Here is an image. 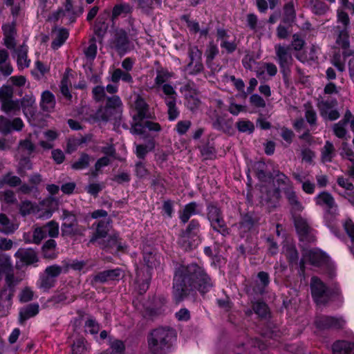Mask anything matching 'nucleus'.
<instances>
[{
    "label": "nucleus",
    "instance_id": "1",
    "mask_svg": "<svg viewBox=\"0 0 354 354\" xmlns=\"http://www.w3.org/2000/svg\"><path fill=\"white\" fill-rule=\"evenodd\" d=\"M213 286L204 269L196 264L182 266L177 270L173 284V294L176 301H180L190 291L197 288L201 293L208 292Z\"/></svg>",
    "mask_w": 354,
    "mask_h": 354
},
{
    "label": "nucleus",
    "instance_id": "2",
    "mask_svg": "<svg viewBox=\"0 0 354 354\" xmlns=\"http://www.w3.org/2000/svg\"><path fill=\"white\" fill-rule=\"evenodd\" d=\"M174 332L164 328L153 330L148 337L149 349L154 354H160L167 348Z\"/></svg>",
    "mask_w": 354,
    "mask_h": 354
},
{
    "label": "nucleus",
    "instance_id": "3",
    "mask_svg": "<svg viewBox=\"0 0 354 354\" xmlns=\"http://www.w3.org/2000/svg\"><path fill=\"white\" fill-rule=\"evenodd\" d=\"M310 288L312 296L317 304H324L329 301L330 294L325 284L318 277H312Z\"/></svg>",
    "mask_w": 354,
    "mask_h": 354
},
{
    "label": "nucleus",
    "instance_id": "4",
    "mask_svg": "<svg viewBox=\"0 0 354 354\" xmlns=\"http://www.w3.org/2000/svg\"><path fill=\"white\" fill-rule=\"evenodd\" d=\"M199 232V223L196 221H192L189 224L186 231L183 234L180 243L187 250L190 248L193 245V243L189 241V239H193L194 242L198 237V233Z\"/></svg>",
    "mask_w": 354,
    "mask_h": 354
},
{
    "label": "nucleus",
    "instance_id": "5",
    "mask_svg": "<svg viewBox=\"0 0 354 354\" xmlns=\"http://www.w3.org/2000/svg\"><path fill=\"white\" fill-rule=\"evenodd\" d=\"M274 50L277 59L280 67L283 70L289 68L293 61L289 47L277 44L274 46Z\"/></svg>",
    "mask_w": 354,
    "mask_h": 354
},
{
    "label": "nucleus",
    "instance_id": "6",
    "mask_svg": "<svg viewBox=\"0 0 354 354\" xmlns=\"http://www.w3.org/2000/svg\"><path fill=\"white\" fill-rule=\"evenodd\" d=\"M12 88L9 86H3L0 88V100L2 103V109L4 111L8 112L15 109L17 104L11 100Z\"/></svg>",
    "mask_w": 354,
    "mask_h": 354
},
{
    "label": "nucleus",
    "instance_id": "7",
    "mask_svg": "<svg viewBox=\"0 0 354 354\" xmlns=\"http://www.w3.org/2000/svg\"><path fill=\"white\" fill-rule=\"evenodd\" d=\"M111 229L110 219L100 221L96 227L95 232L91 236L89 243L99 245V242H102L106 237Z\"/></svg>",
    "mask_w": 354,
    "mask_h": 354
},
{
    "label": "nucleus",
    "instance_id": "8",
    "mask_svg": "<svg viewBox=\"0 0 354 354\" xmlns=\"http://www.w3.org/2000/svg\"><path fill=\"white\" fill-rule=\"evenodd\" d=\"M24 127L23 121L19 118H15L12 120L0 116V132L4 134L10 133L12 131H20Z\"/></svg>",
    "mask_w": 354,
    "mask_h": 354
},
{
    "label": "nucleus",
    "instance_id": "9",
    "mask_svg": "<svg viewBox=\"0 0 354 354\" xmlns=\"http://www.w3.org/2000/svg\"><path fill=\"white\" fill-rule=\"evenodd\" d=\"M337 104L336 101H322L319 104L320 115L324 119L335 120L339 117V112L333 107Z\"/></svg>",
    "mask_w": 354,
    "mask_h": 354
},
{
    "label": "nucleus",
    "instance_id": "10",
    "mask_svg": "<svg viewBox=\"0 0 354 354\" xmlns=\"http://www.w3.org/2000/svg\"><path fill=\"white\" fill-rule=\"evenodd\" d=\"M13 290L3 288L0 292V316L3 317L8 313L12 305Z\"/></svg>",
    "mask_w": 354,
    "mask_h": 354
},
{
    "label": "nucleus",
    "instance_id": "11",
    "mask_svg": "<svg viewBox=\"0 0 354 354\" xmlns=\"http://www.w3.org/2000/svg\"><path fill=\"white\" fill-rule=\"evenodd\" d=\"M4 35V44L8 49H14L16 46V30L13 23L6 24L2 27Z\"/></svg>",
    "mask_w": 354,
    "mask_h": 354
},
{
    "label": "nucleus",
    "instance_id": "12",
    "mask_svg": "<svg viewBox=\"0 0 354 354\" xmlns=\"http://www.w3.org/2000/svg\"><path fill=\"white\" fill-rule=\"evenodd\" d=\"M315 203L317 205L325 207L328 209H335L337 211V205L333 196L326 192H322L317 194L315 198Z\"/></svg>",
    "mask_w": 354,
    "mask_h": 354
},
{
    "label": "nucleus",
    "instance_id": "13",
    "mask_svg": "<svg viewBox=\"0 0 354 354\" xmlns=\"http://www.w3.org/2000/svg\"><path fill=\"white\" fill-rule=\"evenodd\" d=\"M15 256L20 260L21 265H30L38 261L35 252L32 249L20 248Z\"/></svg>",
    "mask_w": 354,
    "mask_h": 354
},
{
    "label": "nucleus",
    "instance_id": "14",
    "mask_svg": "<svg viewBox=\"0 0 354 354\" xmlns=\"http://www.w3.org/2000/svg\"><path fill=\"white\" fill-rule=\"evenodd\" d=\"M27 51V47L24 45H21L15 49L13 57L16 58L18 67L20 69L29 66L30 60L28 59Z\"/></svg>",
    "mask_w": 354,
    "mask_h": 354
},
{
    "label": "nucleus",
    "instance_id": "15",
    "mask_svg": "<svg viewBox=\"0 0 354 354\" xmlns=\"http://www.w3.org/2000/svg\"><path fill=\"white\" fill-rule=\"evenodd\" d=\"M304 258L308 260L311 264L319 266L326 261L327 257L322 251L319 250H310L306 251Z\"/></svg>",
    "mask_w": 354,
    "mask_h": 354
},
{
    "label": "nucleus",
    "instance_id": "16",
    "mask_svg": "<svg viewBox=\"0 0 354 354\" xmlns=\"http://www.w3.org/2000/svg\"><path fill=\"white\" fill-rule=\"evenodd\" d=\"M333 354H354V343L337 341L333 345Z\"/></svg>",
    "mask_w": 354,
    "mask_h": 354
},
{
    "label": "nucleus",
    "instance_id": "17",
    "mask_svg": "<svg viewBox=\"0 0 354 354\" xmlns=\"http://www.w3.org/2000/svg\"><path fill=\"white\" fill-rule=\"evenodd\" d=\"M135 109L136 113L133 114V120H142V119L146 115L147 111V104L145 101L140 97V96H137L136 100L134 103Z\"/></svg>",
    "mask_w": 354,
    "mask_h": 354
},
{
    "label": "nucleus",
    "instance_id": "18",
    "mask_svg": "<svg viewBox=\"0 0 354 354\" xmlns=\"http://www.w3.org/2000/svg\"><path fill=\"white\" fill-rule=\"evenodd\" d=\"M39 313V306L37 304H30L20 310L19 321L21 323L26 319L35 316Z\"/></svg>",
    "mask_w": 354,
    "mask_h": 354
},
{
    "label": "nucleus",
    "instance_id": "19",
    "mask_svg": "<svg viewBox=\"0 0 354 354\" xmlns=\"http://www.w3.org/2000/svg\"><path fill=\"white\" fill-rule=\"evenodd\" d=\"M319 327H342L344 324V321L341 318H335L332 317H323L319 321L317 322Z\"/></svg>",
    "mask_w": 354,
    "mask_h": 354
},
{
    "label": "nucleus",
    "instance_id": "20",
    "mask_svg": "<svg viewBox=\"0 0 354 354\" xmlns=\"http://www.w3.org/2000/svg\"><path fill=\"white\" fill-rule=\"evenodd\" d=\"M1 231L5 234L13 233L17 228L18 225L12 223L8 216L3 214H0Z\"/></svg>",
    "mask_w": 354,
    "mask_h": 354
},
{
    "label": "nucleus",
    "instance_id": "21",
    "mask_svg": "<svg viewBox=\"0 0 354 354\" xmlns=\"http://www.w3.org/2000/svg\"><path fill=\"white\" fill-rule=\"evenodd\" d=\"M335 155V151L333 143L329 141H326L321 151V158L322 162H331Z\"/></svg>",
    "mask_w": 354,
    "mask_h": 354
},
{
    "label": "nucleus",
    "instance_id": "22",
    "mask_svg": "<svg viewBox=\"0 0 354 354\" xmlns=\"http://www.w3.org/2000/svg\"><path fill=\"white\" fill-rule=\"evenodd\" d=\"M8 59V53L4 49L0 50V71L4 75H9L12 73V67L11 65L6 62Z\"/></svg>",
    "mask_w": 354,
    "mask_h": 354
},
{
    "label": "nucleus",
    "instance_id": "23",
    "mask_svg": "<svg viewBox=\"0 0 354 354\" xmlns=\"http://www.w3.org/2000/svg\"><path fill=\"white\" fill-rule=\"evenodd\" d=\"M55 101L53 95L49 91H44L41 95V106L46 111L53 110Z\"/></svg>",
    "mask_w": 354,
    "mask_h": 354
},
{
    "label": "nucleus",
    "instance_id": "24",
    "mask_svg": "<svg viewBox=\"0 0 354 354\" xmlns=\"http://www.w3.org/2000/svg\"><path fill=\"white\" fill-rule=\"evenodd\" d=\"M319 50V47L316 45H312L309 50L308 55L305 53H299L296 55V57L301 62H307L308 61H314L317 59V53Z\"/></svg>",
    "mask_w": 354,
    "mask_h": 354
},
{
    "label": "nucleus",
    "instance_id": "25",
    "mask_svg": "<svg viewBox=\"0 0 354 354\" xmlns=\"http://www.w3.org/2000/svg\"><path fill=\"white\" fill-rule=\"evenodd\" d=\"M44 134L46 140L40 141L39 145L45 149H52L53 147V142L57 138V132L53 130H48L45 131Z\"/></svg>",
    "mask_w": 354,
    "mask_h": 354
},
{
    "label": "nucleus",
    "instance_id": "26",
    "mask_svg": "<svg viewBox=\"0 0 354 354\" xmlns=\"http://www.w3.org/2000/svg\"><path fill=\"white\" fill-rule=\"evenodd\" d=\"M197 204L194 202L186 205L180 214V218L183 223L188 221L189 218L196 214Z\"/></svg>",
    "mask_w": 354,
    "mask_h": 354
},
{
    "label": "nucleus",
    "instance_id": "27",
    "mask_svg": "<svg viewBox=\"0 0 354 354\" xmlns=\"http://www.w3.org/2000/svg\"><path fill=\"white\" fill-rule=\"evenodd\" d=\"M111 80L115 83H118L120 80L129 83L133 82V77L129 73L124 72L120 68H117L113 71Z\"/></svg>",
    "mask_w": 354,
    "mask_h": 354
},
{
    "label": "nucleus",
    "instance_id": "28",
    "mask_svg": "<svg viewBox=\"0 0 354 354\" xmlns=\"http://www.w3.org/2000/svg\"><path fill=\"white\" fill-rule=\"evenodd\" d=\"M115 48L120 55H124L129 50V41L125 33L121 34L117 39Z\"/></svg>",
    "mask_w": 354,
    "mask_h": 354
},
{
    "label": "nucleus",
    "instance_id": "29",
    "mask_svg": "<svg viewBox=\"0 0 354 354\" xmlns=\"http://www.w3.org/2000/svg\"><path fill=\"white\" fill-rule=\"evenodd\" d=\"M56 243L54 240L50 239L47 241L42 247L43 254L45 258L53 259L55 257L56 254L55 249Z\"/></svg>",
    "mask_w": 354,
    "mask_h": 354
},
{
    "label": "nucleus",
    "instance_id": "30",
    "mask_svg": "<svg viewBox=\"0 0 354 354\" xmlns=\"http://www.w3.org/2000/svg\"><path fill=\"white\" fill-rule=\"evenodd\" d=\"M68 37V32L66 29H59L56 32V37L52 42V47L54 49L59 48Z\"/></svg>",
    "mask_w": 354,
    "mask_h": 354
},
{
    "label": "nucleus",
    "instance_id": "31",
    "mask_svg": "<svg viewBox=\"0 0 354 354\" xmlns=\"http://www.w3.org/2000/svg\"><path fill=\"white\" fill-rule=\"evenodd\" d=\"M286 195L290 204L292 205V208L295 210L301 211L303 209L304 207L298 201L295 192L292 190L291 187L287 189V191L286 192Z\"/></svg>",
    "mask_w": 354,
    "mask_h": 354
},
{
    "label": "nucleus",
    "instance_id": "32",
    "mask_svg": "<svg viewBox=\"0 0 354 354\" xmlns=\"http://www.w3.org/2000/svg\"><path fill=\"white\" fill-rule=\"evenodd\" d=\"M155 147L153 141L149 142L146 145H137L136 147V154L139 158H144L149 151H152Z\"/></svg>",
    "mask_w": 354,
    "mask_h": 354
},
{
    "label": "nucleus",
    "instance_id": "33",
    "mask_svg": "<svg viewBox=\"0 0 354 354\" xmlns=\"http://www.w3.org/2000/svg\"><path fill=\"white\" fill-rule=\"evenodd\" d=\"M43 228L46 232V236L48 235L50 237L55 238L59 234V225L53 221L48 222L43 226Z\"/></svg>",
    "mask_w": 354,
    "mask_h": 354
},
{
    "label": "nucleus",
    "instance_id": "34",
    "mask_svg": "<svg viewBox=\"0 0 354 354\" xmlns=\"http://www.w3.org/2000/svg\"><path fill=\"white\" fill-rule=\"evenodd\" d=\"M215 221L211 222V226L213 229L223 235H225L228 234V229L226 227L225 222L223 219L222 216H220L217 219H215Z\"/></svg>",
    "mask_w": 354,
    "mask_h": 354
},
{
    "label": "nucleus",
    "instance_id": "35",
    "mask_svg": "<svg viewBox=\"0 0 354 354\" xmlns=\"http://www.w3.org/2000/svg\"><path fill=\"white\" fill-rule=\"evenodd\" d=\"M20 213L23 216L35 212L37 209H40L39 206L33 205L28 201H23L20 205Z\"/></svg>",
    "mask_w": 354,
    "mask_h": 354
},
{
    "label": "nucleus",
    "instance_id": "36",
    "mask_svg": "<svg viewBox=\"0 0 354 354\" xmlns=\"http://www.w3.org/2000/svg\"><path fill=\"white\" fill-rule=\"evenodd\" d=\"M122 105L121 100L118 96H113L108 99L106 112H111V109H113L115 112H119V109Z\"/></svg>",
    "mask_w": 354,
    "mask_h": 354
},
{
    "label": "nucleus",
    "instance_id": "37",
    "mask_svg": "<svg viewBox=\"0 0 354 354\" xmlns=\"http://www.w3.org/2000/svg\"><path fill=\"white\" fill-rule=\"evenodd\" d=\"M62 232L66 235H75V234H82L84 232V230L79 229L75 224L73 223H64L62 225Z\"/></svg>",
    "mask_w": 354,
    "mask_h": 354
},
{
    "label": "nucleus",
    "instance_id": "38",
    "mask_svg": "<svg viewBox=\"0 0 354 354\" xmlns=\"http://www.w3.org/2000/svg\"><path fill=\"white\" fill-rule=\"evenodd\" d=\"M99 245L102 248H121L118 241V235L116 234L111 235L106 240H104L102 242H99Z\"/></svg>",
    "mask_w": 354,
    "mask_h": 354
},
{
    "label": "nucleus",
    "instance_id": "39",
    "mask_svg": "<svg viewBox=\"0 0 354 354\" xmlns=\"http://www.w3.org/2000/svg\"><path fill=\"white\" fill-rule=\"evenodd\" d=\"M90 162V158L87 154H82L80 158L72 165V168L76 170L87 167Z\"/></svg>",
    "mask_w": 354,
    "mask_h": 354
},
{
    "label": "nucleus",
    "instance_id": "40",
    "mask_svg": "<svg viewBox=\"0 0 354 354\" xmlns=\"http://www.w3.org/2000/svg\"><path fill=\"white\" fill-rule=\"evenodd\" d=\"M238 130L243 133H252L254 130V124L249 120H239L236 122Z\"/></svg>",
    "mask_w": 354,
    "mask_h": 354
},
{
    "label": "nucleus",
    "instance_id": "41",
    "mask_svg": "<svg viewBox=\"0 0 354 354\" xmlns=\"http://www.w3.org/2000/svg\"><path fill=\"white\" fill-rule=\"evenodd\" d=\"M202 53L196 46H190L189 49V63L187 64L188 68H192L194 64V61L201 59Z\"/></svg>",
    "mask_w": 354,
    "mask_h": 354
},
{
    "label": "nucleus",
    "instance_id": "42",
    "mask_svg": "<svg viewBox=\"0 0 354 354\" xmlns=\"http://www.w3.org/2000/svg\"><path fill=\"white\" fill-rule=\"evenodd\" d=\"M166 104L168 107V114L169 119L170 120H174L177 118L178 116L179 112L176 107V100H166Z\"/></svg>",
    "mask_w": 354,
    "mask_h": 354
},
{
    "label": "nucleus",
    "instance_id": "43",
    "mask_svg": "<svg viewBox=\"0 0 354 354\" xmlns=\"http://www.w3.org/2000/svg\"><path fill=\"white\" fill-rule=\"evenodd\" d=\"M284 21L286 23H291L295 19V11L292 3H289L284 8Z\"/></svg>",
    "mask_w": 354,
    "mask_h": 354
},
{
    "label": "nucleus",
    "instance_id": "44",
    "mask_svg": "<svg viewBox=\"0 0 354 354\" xmlns=\"http://www.w3.org/2000/svg\"><path fill=\"white\" fill-rule=\"evenodd\" d=\"M346 125L347 124H345L342 121L335 124L333 127L334 134L339 138H344L347 133L346 129Z\"/></svg>",
    "mask_w": 354,
    "mask_h": 354
},
{
    "label": "nucleus",
    "instance_id": "45",
    "mask_svg": "<svg viewBox=\"0 0 354 354\" xmlns=\"http://www.w3.org/2000/svg\"><path fill=\"white\" fill-rule=\"evenodd\" d=\"M295 225L297 232L301 234H306L309 231V226L306 221L302 218H297L295 221Z\"/></svg>",
    "mask_w": 354,
    "mask_h": 354
},
{
    "label": "nucleus",
    "instance_id": "46",
    "mask_svg": "<svg viewBox=\"0 0 354 354\" xmlns=\"http://www.w3.org/2000/svg\"><path fill=\"white\" fill-rule=\"evenodd\" d=\"M336 43L344 49L349 47L348 34L346 30H343L339 32Z\"/></svg>",
    "mask_w": 354,
    "mask_h": 354
},
{
    "label": "nucleus",
    "instance_id": "47",
    "mask_svg": "<svg viewBox=\"0 0 354 354\" xmlns=\"http://www.w3.org/2000/svg\"><path fill=\"white\" fill-rule=\"evenodd\" d=\"M257 277L259 280V284L258 285L257 289H255V291L261 292L270 282L269 276L267 272H260Z\"/></svg>",
    "mask_w": 354,
    "mask_h": 354
},
{
    "label": "nucleus",
    "instance_id": "48",
    "mask_svg": "<svg viewBox=\"0 0 354 354\" xmlns=\"http://www.w3.org/2000/svg\"><path fill=\"white\" fill-rule=\"evenodd\" d=\"M55 279L46 274L40 277L39 287L44 290H47L54 286Z\"/></svg>",
    "mask_w": 354,
    "mask_h": 354
},
{
    "label": "nucleus",
    "instance_id": "49",
    "mask_svg": "<svg viewBox=\"0 0 354 354\" xmlns=\"http://www.w3.org/2000/svg\"><path fill=\"white\" fill-rule=\"evenodd\" d=\"M305 117L306 120L310 124H314L317 120V115L313 107L308 104H305Z\"/></svg>",
    "mask_w": 354,
    "mask_h": 354
},
{
    "label": "nucleus",
    "instance_id": "50",
    "mask_svg": "<svg viewBox=\"0 0 354 354\" xmlns=\"http://www.w3.org/2000/svg\"><path fill=\"white\" fill-rule=\"evenodd\" d=\"M344 227L352 243H354V222L351 219H347L344 224ZM351 252L354 254L353 248H351Z\"/></svg>",
    "mask_w": 354,
    "mask_h": 354
},
{
    "label": "nucleus",
    "instance_id": "51",
    "mask_svg": "<svg viewBox=\"0 0 354 354\" xmlns=\"http://www.w3.org/2000/svg\"><path fill=\"white\" fill-rule=\"evenodd\" d=\"M46 237V232L43 227H36L32 235V241L35 243L39 244Z\"/></svg>",
    "mask_w": 354,
    "mask_h": 354
},
{
    "label": "nucleus",
    "instance_id": "52",
    "mask_svg": "<svg viewBox=\"0 0 354 354\" xmlns=\"http://www.w3.org/2000/svg\"><path fill=\"white\" fill-rule=\"evenodd\" d=\"M100 330V326L96 322L89 319L85 324V331L91 334H97Z\"/></svg>",
    "mask_w": 354,
    "mask_h": 354
},
{
    "label": "nucleus",
    "instance_id": "53",
    "mask_svg": "<svg viewBox=\"0 0 354 354\" xmlns=\"http://www.w3.org/2000/svg\"><path fill=\"white\" fill-rule=\"evenodd\" d=\"M163 93L166 95L165 100H176V93L172 86L168 84H165L162 86Z\"/></svg>",
    "mask_w": 354,
    "mask_h": 354
},
{
    "label": "nucleus",
    "instance_id": "54",
    "mask_svg": "<svg viewBox=\"0 0 354 354\" xmlns=\"http://www.w3.org/2000/svg\"><path fill=\"white\" fill-rule=\"evenodd\" d=\"M19 150L25 151L28 154H30L35 150V145L29 138H27L19 142Z\"/></svg>",
    "mask_w": 354,
    "mask_h": 354
},
{
    "label": "nucleus",
    "instance_id": "55",
    "mask_svg": "<svg viewBox=\"0 0 354 354\" xmlns=\"http://www.w3.org/2000/svg\"><path fill=\"white\" fill-rule=\"evenodd\" d=\"M207 218L210 223L212 221H215V219H217V218L221 216L220 209L216 206L209 205L207 207Z\"/></svg>",
    "mask_w": 354,
    "mask_h": 354
},
{
    "label": "nucleus",
    "instance_id": "56",
    "mask_svg": "<svg viewBox=\"0 0 354 354\" xmlns=\"http://www.w3.org/2000/svg\"><path fill=\"white\" fill-rule=\"evenodd\" d=\"M141 121L138 120H134V124L131 128V132L133 134H142L145 133V129H146L145 122L142 124Z\"/></svg>",
    "mask_w": 354,
    "mask_h": 354
},
{
    "label": "nucleus",
    "instance_id": "57",
    "mask_svg": "<svg viewBox=\"0 0 354 354\" xmlns=\"http://www.w3.org/2000/svg\"><path fill=\"white\" fill-rule=\"evenodd\" d=\"M254 312L261 317L266 316L268 313V306L265 303L257 302L253 306Z\"/></svg>",
    "mask_w": 354,
    "mask_h": 354
},
{
    "label": "nucleus",
    "instance_id": "58",
    "mask_svg": "<svg viewBox=\"0 0 354 354\" xmlns=\"http://www.w3.org/2000/svg\"><path fill=\"white\" fill-rule=\"evenodd\" d=\"M305 41L298 35L295 34L292 36V46L296 51L301 50L304 46Z\"/></svg>",
    "mask_w": 354,
    "mask_h": 354
},
{
    "label": "nucleus",
    "instance_id": "59",
    "mask_svg": "<svg viewBox=\"0 0 354 354\" xmlns=\"http://www.w3.org/2000/svg\"><path fill=\"white\" fill-rule=\"evenodd\" d=\"M103 185L100 183H91L86 187V192L92 196H96L98 193L102 189Z\"/></svg>",
    "mask_w": 354,
    "mask_h": 354
},
{
    "label": "nucleus",
    "instance_id": "60",
    "mask_svg": "<svg viewBox=\"0 0 354 354\" xmlns=\"http://www.w3.org/2000/svg\"><path fill=\"white\" fill-rule=\"evenodd\" d=\"M0 199L6 203H12L16 201L14 193L10 190L0 192Z\"/></svg>",
    "mask_w": 354,
    "mask_h": 354
},
{
    "label": "nucleus",
    "instance_id": "61",
    "mask_svg": "<svg viewBox=\"0 0 354 354\" xmlns=\"http://www.w3.org/2000/svg\"><path fill=\"white\" fill-rule=\"evenodd\" d=\"M62 268L60 266L54 265L47 267L45 270V274L54 279L55 277L60 274Z\"/></svg>",
    "mask_w": 354,
    "mask_h": 354
},
{
    "label": "nucleus",
    "instance_id": "62",
    "mask_svg": "<svg viewBox=\"0 0 354 354\" xmlns=\"http://www.w3.org/2000/svg\"><path fill=\"white\" fill-rule=\"evenodd\" d=\"M250 102L257 107L263 108L266 106L265 100L259 95L253 94L250 97Z\"/></svg>",
    "mask_w": 354,
    "mask_h": 354
},
{
    "label": "nucleus",
    "instance_id": "63",
    "mask_svg": "<svg viewBox=\"0 0 354 354\" xmlns=\"http://www.w3.org/2000/svg\"><path fill=\"white\" fill-rule=\"evenodd\" d=\"M328 10V6L322 1H315L313 3V11L317 15H322Z\"/></svg>",
    "mask_w": 354,
    "mask_h": 354
},
{
    "label": "nucleus",
    "instance_id": "64",
    "mask_svg": "<svg viewBox=\"0 0 354 354\" xmlns=\"http://www.w3.org/2000/svg\"><path fill=\"white\" fill-rule=\"evenodd\" d=\"M191 126V122L189 120L180 121L176 124V131L179 134L185 133Z\"/></svg>",
    "mask_w": 354,
    "mask_h": 354
}]
</instances>
